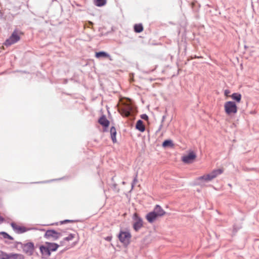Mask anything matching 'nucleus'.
Segmentation results:
<instances>
[{
  "label": "nucleus",
  "mask_w": 259,
  "mask_h": 259,
  "mask_svg": "<svg viewBox=\"0 0 259 259\" xmlns=\"http://www.w3.org/2000/svg\"><path fill=\"white\" fill-rule=\"evenodd\" d=\"M39 248L42 258H47L51 255V252L47 245H40Z\"/></svg>",
  "instance_id": "nucleus-9"
},
{
  "label": "nucleus",
  "mask_w": 259,
  "mask_h": 259,
  "mask_svg": "<svg viewBox=\"0 0 259 259\" xmlns=\"http://www.w3.org/2000/svg\"><path fill=\"white\" fill-rule=\"evenodd\" d=\"M0 234L3 235V236L4 238H7L10 240L14 239L13 237H12L11 236H10V235H9L7 233H6L5 232H1Z\"/></svg>",
  "instance_id": "nucleus-23"
},
{
  "label": "nucleus",
  "mask_w": 259,
  "mask_h": 259,
  "mask_svg": "<svg viewBox=\"0 0 259 259\" xmlns=\"http://www.w3.org/2000/svg\"><path fill=\"white\" fill-rule=\"evenodd\" d=\"M228 93H229V91L228 90H226V91H225V95H227V94H228Z\"/></svg>",
  "instance_id": "nucleus-32"
},
{
  "label": "nucleus",
  "mask_w": 259,
  "mask_h": 259,
  "mask_svg": "<svg viewBox=\"0 0 259 259\" xmlns=\"http://www.w3.org/2000/svg\"><path fill=\"white\" fill-rule=\"evenodd\" d=\"M153 211L157 214V215L158 216V217H161L164 215L165 213V211L158 204L155 206Z\"/></svg>",
  "instance_id": "nucleus-13"
},
{
  "label": "nucleus",
  "mask_w": 259,
  "mask_h": 259,
  "mask_svg": "<svg viewBox=\"0 0 259 259\" xmlns=\"http://www.w3.org/2000/svg\"><path fill=\"white\" fill-rule=\"evenodd\" d=\"M106 240L107 241H110L111 239V237H107L106 238Z\"/></svg>",
  "instance_id": "nucleus-31"
},
{
  "label": "nucleus",
  "mask_w": 259,
  "mask_h": 259,
  "mask_svg": "<svg viewBox=\"0 0 259 259\" xmlns=\"http://www.w3.org/2000/svg\"><path fill=\"white\" fill-rule=\"evenodd\" d=\"M19 243L21 244L23 252L29 256L33 255L35 249V246L33 242H29L25 243L19 242Z\"/></svg>",
  "instance_id": "nucleus-3"
},
{
  "label": "nucleus",
  "mask_w": 259,
  "mask_h": 259,
  "mask_svg": "<svg viewBox=\"0 0 259 259\" xmlns=\"http://www.w3.org/2000/svg\"><path fill=\"white\" fill-rule=\"evenodd\" d=\"M74 234H70L67 237H65L64 238V240L69 241L70 240H72L74 238Z\"/></svg>",
  "instance_id": "nucleus-24"
},
{
  "label": "nucleus",
  "mask_w": 259,
  "mask_h": 259,
  "mask_svg": "<svg viewBox=\"0 0 259 259\" xmlns=\"http://www.w3.org/2000/svg\"><path fill=\"white\" fill-rule=\"evenodd\" d=\"M196 157V154L193 152H191L182 157V161L185 163H190L193 162Z\"/></svg>",
  "instance_id": "nucleus-11"
},
{
  "label": "nucleus",
  "mask_w": 259,
  "mask_h": 259,
  "mask_svg": "<svg viewBox=\"0 0 259 259\" xmlns=\"http://www.w3.org/2000/svg\"><path fill=\"white\" fill-rule=\"evenodd\" d=\"M165 117H166L165 115H163L162 116V121H161L162 123H163L164 120H165ZM162 126V123H161V125H160L158 131H160L161 130V128Z\"/></svg>",
  "instance_id": "nucleus-28"
},
{
  "label": "nucleus",
  "mask_w": 259,
  "mask_h": 259,
  "mask_svg": "<svg viewBox=\"0 0 259 259\" xmlns=\"http://www.w3.org/2000/svg\"><path fill=\"white\" fill-rule=\"evenodd\" d=\"M11 226L17 234H22L29 230V229H27L25 227L18 226L14 222L11 223Z\"/></svg>",
  "instance_id": "nucleus-8"
},
{
  "label": "nucleus",
  "mask_w": 259,
  "mask_h": 259,
  "mask_svg": "<svg viewBox=\"0 0 259 259\" xmlns=\"http://www.w3.org/2000/svg\"><path fill=\"white\" fill-rule=\"evenodd\" d=\"M0 259H24V256L19 253L8 254L3 251H0Z\"/></svg>",
  "instance_id": "nucleus-5"
},
{
  "label": "nucleus",
  "mask_w": 259,
  "mask_h": 259,
  "mask_svg": "<svg viewBox=\"0 0 259 259\" xmlns=\"http://www.w3.org/2000/svg\"><path fill=\"white\" fill-rule=\"evenodd\" d=\"M137 177H138V174L137 173L136 174V176H135V177L133 181L132 184V188H133L135 185L138 182Z\"/></svg>",
  "instance_id": "nucleus-25"
},
{
  "label": "nucleus",
  "mask_w": 259,
  "mask_h": 259,
  "mask_svg": "<svg viewBox=\"0 0 259 259\" xmlns=\"http://www.w3.org/2000/svg\"><path fill=\"white\" fill-rule=\"evenodd\" d=\"M143 30L142 24H137L134 25V31L137 33H140Z\"/></svg>",
  "instance_id": "nucleus-21"
},
{
  "label": "nucleus",
  "mask_w": 259,
  "mask_h": 259,
  "mask_svg": "<svg viewBox=\"0 0 259 259\" xmlns=\"http://www.w3.org/2000/svg\"><path fill=\"white\" fill-rule=\"evenodd\" d=\"M231 98L237 102H240L241 100V95L238 93H235L232 94Z\"/></svg>",
  "instance_id": "nucleus-19"
},
{
  "label": "nucleus",
  "mask_w": 259,
  "mask_h": 259,
  "mask_svg": "<svg viewBox=\"0 0 259 259\" xmlns=\"http://www.w3.org/2000/svg\"><path fill=\"white\" fill-rule=\"evenodd\" d=\"M20 36L18 35V31L17 29H15L11 36L7 38L4 44L7 46H10L19 41Z\"/></svg>",
  "instance_id": "nucleus-1"
},
{
  "label": "nucleus",
  "mask_w": 259,
  "mask_h": 259,
  "mask_svg": "<svg viewBox=\"0 0 259 259\" xmlns=\"http://www.w3.org/2000/svg\"><path fill=\"white\" fill-rule=\"evenodd\" d=\"M118 237L119 241L124 245L127 246L130 244L131 235L129 232L121 231Z\"/></svg>",
  "instance_id": "nucleus-6"
},
{
  "label": "nucleus",
  "mask_w": 259,
  "mask_h": 259,
  "mask_svg": "<svg viewBox=\"0 0 259 259\" xmlns=\"http://www.w3.org/2000/svg\"><path fill=\"white\" fill-rule=\"evenodd\" d=\"M46 245H47L50 250V252L51 253L52 251H55L58 248L59 245L56 243H51L49 242H46Z\"/></svg>",
  "instance_id": "nucleus-15"
},
{
  "label": "nucleus",
  "mask_w": 259,
  "mask_h": 259,
  "mask_svg": "<svg viewBox=\"0 0 259 259\" xmlns=\"http://www.w3.org/2000/svg\"><path fill=\"white\" fill-rule=\"evenodd\" d=\"M136 128L141 132L145 131V127L142 120L139 119L137 121L136 125Z\"/></svg>",
  "instance_id": "nucleus-16"
},
{
  "label": "nucleus",
  "mask_w": 259,
  "mask_h": 259,
  "mask_svg": "<svg viewBox=\"0 0 259 259\" xmlns=\"http://www.w3.org/2000/svg\"><path fill=\"white\" fill-rule=\"evenodd\" d=\"M113 186H114V187H116V184H114V185H113Z\"/></svg>",
  "instance_id": "nucleus-34"
},
{
  "label": "nucleus",
  "mask_w": 259,
  "mask_h": 259,
  "mask_svg": "<svg viewBox=\"0 0 259 259\" xmlns=\"http://www.w3.org/2000/svg\"><path fill=\"white\" fill-rule=\"evenodd\" d=\"M106 3V0H95V4L98 7H102Z\"/></svg>",
  "instance_id": "nucleus-22"
},
{
  "label": "nucleus",
  "mask_w": 259,
  "mask_h": 259,
  "mask_svg": "<svg viewBox=\"0 0 259 259\" xmlns=\"http://www.w3.org/2000/svg\"><path fill=\"white\" fill-rule=\"evenodd\" d=\"M238 231V229H237L235 226H233V233H236Z\"/></svg>",
  "instance_id": "nucleus-29"
},
{
  "label": "nucleus",
  "mask_w": 259,
  "mask_h": 259,
  "mask_svg": "<svg viewBox=\"0 0 259 259\" xmlns=\"http://www.w3.org/2000/svg\"><path fill=\"white\" fill-rule=\"evenodd\" d=\"M95 57L97 58H99L101 57H109V55L105 52L100 51L96 53Z\"/></svg>",
  "instance_id": "nucleus-20"
},
{
  "label": "nucleus",
  "mask_w": 259,
  "mask_h": 259,
  "mask_svg": "<svg viewBox=\"0 0 259 259\" xmlns=\"http://www.w3.org/2000/svg\"><path fill=\"white\" fill-rule=\"evenodd\" d=\"M223 170L222 169H217L213 170L210 174L203 175L198 178L199 180H203L204 182H208L217 177L218 175L221 174Z\"/></svg>",
  "instance_id": "nucleus-2"
},
{
  "label": "nucleus",
  "mask_w": 259,
  "mask_h": 259,
  "mask_svg": "<svg viewBox=\"0 0 259 259\" xmlns=\"http://www.w3.org/2000/svg\"><path fill=\"white\" fill-rule=\"evenodd\" d=\"M110 135L111 138L113 143H115L117 142L116 135V130L114 126H112L110 128Z\"/></svg>",
  "instance_id": "nucleus-17"
},
{
  "label": "nucleus",
  "mask_w": 259,
  "mask_h": 259,
  "mask_svg": "<svg viewBox=\"0 0 259 259\" xmlns=\"http://www.w3.org/2000/svg\"><path fill=\"white\" fill-rule=\"evenodd\" d=\"M130 114V110L126 111V114L128 115Z\"/></svg>",
  "instance_id": "nucleus-33"
},
{
  "label": "nucleus",
  "mask_w": 259,
  "mask_h": 259,
  "mask_svg": "<svg viewBox=\"0 0 259 259\" xmlns=\"http://www.w3.org/2000/svg\"><path fill=\"white\" fill-rule=\"evenodd\" d=\"M99 123L105 127V128L108 127L109 125V121L106 118V116L103 115H102L98 120Z\"/></svg>",
  "instance_id": "nucleus-14"
},
{
  "label": "nucleus",
  "mask_w": 259,
  "mask_h": 259,
  "mask_svg": "<svg viewBox=\"0 0 259 259\" xmlns=\"http://www.w3.org/2000/svg\"><path fill=\"white\" fill-rule=\"evenodd\" d=\"M135 222L133 224L134 229L136 231H138L143 227V221L142 219L138 217L136 214L135 215Z\"/></svg>",
  "instance_id": "nucleus-10"
},
{
  "label": "nucleus",
  "mask_w": 259,
  "mask_h": 259,
  "mask_svg": "<svg viewBox=\"0 0 259 259\" xmlns=\"http://www.w3.org/2000/svg\"><path fill=\"white\" fill-rule=\"evenodd\" d=\"M174 145V143L171 140H166L163 141L162 144V147L164 148L172 147Z\"/></svg>",
  "instance_id": "nucleus-18"
},
{
  "label": "nucleus",
  "mask_w": 259,
  "mask_h": 259,
  "mask_svg": "<svg viewBox=\"0 0 259 259\" xmlns=\"http://www.w3.org/2000/svg\"><path fill=\"white\" fill-rule=\"evenodd\" d=\"M146 218L148 222L152 223L154 222L157 218H158V216L153 211H152L147 213Z\"/></svg>",
  "instance_id": "nucleus-12"
},
{
  "label": "nucleus",
  "mask_w": 259,
  "mask_h": 259,
  "mask_svg": "<svg viewBox=\"0 0 259 259\" xmlns=\"http://www.w3.org/2000/svg\"><path fill=\"white\" fill-rule=\"evenodd\" d=\"M141 118L144 120H147L148 119V116L146 114H143L141 115Z\"/></svg>",
  "instance_id": "nucleus-27"
},
{
  "label": "nucleus",
  "mask_w": 259,
  "mask_h": 259,
  "mask_svg": "<svg viewBox=\"0 0 259 259\" xmlns=\"http://www.w3.org/2000/svg\"><path fill=\"white\" fill-rule=\"evenodd\" d=\"M224 109L227 115L235 114L237 112V107L233 101H227L224 104Z\"/></svg>",
  "instance_id": "nucleus-4"
},
{
  "label": "nucleus",
  "mask_w": 259,
  "mask_h": 259,
  "mask_svg": "<svg viewBox=\"0 0 259 259\" xmlns=\"http://www.w3.org/2000/svg\"><path fill=\"white\" fill-rule=\"evenodd\" d=\"M62 236V235L61 233L58 232L55 230L51 229L48 230L46 232L44 237L47 239L52 238L53 240H56Z\"/></svg>",
  "instance_id": "nucleus-7"
},
{
  "label": "nucleus",
  "mask_w": 259,
  "mask_h": 259,
  "mask_svg": "<svg viewBox=\"0 0 259 259\" xmlns=\"http://www.w3.org/2000/svg\"><path fill=\"white\" fill-rule=\"evenodd\" d=\"M4 221V219L2 217L0 216V224Z\"/></svg>",
  "instance_id": "nucleus-30"
},
{
  "label": "nucleus",
  "mask_w": 259,
  "mask_h": 259,
  "mask_svg": "<svg viewBox=\"0 0 259 259\" xmlns=\"http://www.w3.org/2000/svg\"><path fill=\"white\" fill-rule=\"evenodd\" d=\"M76 222V221H75V220H65L63 221H61L60 223H61V224H65L67 223H73V222Z\"/></svg>",
  "instance_id": "nucleus-26"
}]
</instances>
